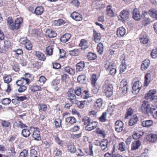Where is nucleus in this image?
I'll list each match as a JSON object with an SVG mask.
<instances>
[{
    "label": "nucleus",
    "instance_id": "obj_63",
    "mask_svg": "<svg viewBox=\"0 0 157 157\" xmlns=\"http://www.w3.org/2000/svg\"><path fill=\"white\" fill-rule=\"evenodd\" d=\"M39 82L41 84H43L46 81V79L43 76H41L39 78Z\"/></svg>",
    "mask_w": 157,
    "mask_h": 157
},
{
    "label": "nucleus",
    "instance_id": "obj_62",
    "mask_svg": "<svg viewBox=\"0 0 157 157\" xmlns=\"http://www.w3.org/2000/svg\"><path fill=\"white\" fill-rule=\"evenodd\" d=\"M31 157H37L36 151L34 149H32L30 151Z\"/></svg>",
    "mask_w": 157,
    "mask_h": 157
},
{
    "label": "nucleus",
    "instance_id": "obj_64",
    "mask_svg": "<svg viewBox=\"0 0 157 157\" xmlns=\"http://www.w3.org/2000/svg\"><path fill=\"white\" fill-rule=\"evenodd\" d=\"M39 106L40 107V109L42 111H45L47 109V107L45 104H40L39 105Z\"/></svg>",
    "mask_w": 157,
    "mask_h": 157
},
{
    "label": "nucleus",
    "instance_id": "obj_15",
    "mask_svg": "<svg viewBox=\"0 0 157 157\" xmlns=\"http://www.w3.org/2000/svg\"><path fill=\"white\" fill-rule=\"evenodd\" d=\"M143 135L144 132L142 131L138 130L134 132L132 135V137L134 139H138L140 138Z\"/></svg>",
    "mask_w": 157,
    "mask_h": 157
},
{
    "label": "nucleus",
    "instance_id": "obj_33",
    "mask_svg": "<svg viewBox=\"0 0 157 157\" xmlns=\"http://www.w3.org/2000/svg\"><path fill=\"white\" fill-rule=\"evenodd\" d=\"M108 141L106 140H103L100 143V146L103 150L105 149L107 147Z\"/></svg>",
    "mask_w": 157,
    "mask_h": 157
},
{
    "label": "nucleus",
    "instance_id": "obj_60",
    "mask_svg": "<svg viewBox=\"0 0 157 157\" xmlns=\"http://www.w3.org/2000/svg\"><path fill=\"white\" fill-rule=\"evenodd\" d=\"M28 154V151L26 149L23 150L20 153L19 157H26Z\"/></svg>",
    "mask_w": 157,
    "mask_h": 157
},
{
    "label": "nucleus",
    "instance_id": "obj_27",
    "mask_svg": "<svg viewBox=\"0 0 157 157\" xmlns=\"http://www.w3.org/2000/svg\"><path fill=\"white\" fill-rule=\"evenodd\" d=\"M133 17L136 21H138L140 20L141 16L139 10H134Z\"/></svg>",
    "mask_w": 157,
    "mask_h": 157
},
{
    "label": "nucleus",
    "instance_id": "obj_29",
    "mask_svg": "<svg viewBox=\"0 0 157 157\" xmlns=\"http://www.w3.org/2000/svg\"><path fill=\"white\" fill-rule=\"evenodd\" d=\"M65 121L68 123L73 124L77 122L76 119L73 117H69L65 119Z\"/></svg>",
    "mask_w": 157,
    "mask_h": 157
},
{
    "label": "nucleus",
    "instance_id": "obj_18",
    "mask_svg": "<svg viewBox=\"0 0 157 157\" xmlns=\"http://www.w3.org/2000/svg\"><path fill=\"white\" fill-rule=\"evenodd\" d=\"M120 18L119 19L122 21H124L128 17V12L127 10H122L120 15Z\"/></svg>",
    "mask_w": 157,
    "mask_h": 157
},
{
    "label": "nucleus",
    "instance_id": "obj_41",
    "mask_svg": "<svg viewBox=\"0 0 157 157\" xmlns=\"http://www.w3.org/2000/svg\"><path fill=\"white\" fill-rule=\"evenodd\" d=\"M79 45L82 48L84 49L86 48L87 46V41L85 39H82L81 41V43L79 44Z\"/></svg>",
    "mask_w": 157,
    "mask_h": 157
},
{
    "label": "nucleus",
    "instance_id": "obj_5",
    "mask_svg": "<svg viewBox=\"0 0 157 157\" xmlns=\"http://www.w3.org/2000/svg\"><path fill=\"white\" fill-rule=\"evenodd\" d=\"M142 87V83L139 81L135 82L132 85V93L133 94H138L140 92Z\"/></svg>",
    "mask_w": 157,
    "mask_h": 157
},
{
    "label": "nucleus",
    "instance_id": "obj_46",
    "mask_svg": "<svg viewBox=\"0 0 157 157\" xmlns=\"http://www.w3.org/2000/svg\"><path fill=\"white\" fill-rule=\"evenodd\" d=\"M80 127L78 125L73 126L70 129L69 131L72 132H76L79 130Z\"/></svg>",
    "mask_w": 157,
    "mask_h": 157
},
{
    "label": "nucleus",
    "instance_id": "obj_21",
    "mask_svg": "<svg viewBox=\"0 0 157 157\" xmlns=\"http://www.w3.org/2000/svg\"><path fill=\"white\" fill-rule=\"evenodd\" d=\"M121 56L122 58V59H124V63H122L120 66V73H123L127 69V66L124 61V55H123Z\"/></svg>",
    "mask_w": 157,
    "mask_h": 157
},
{
    "label": "nucleus",
    "instance_id": "obj_2",
    "mask_svg": "<svg viewBox=\"0 0 157 157\" xmlns=\"http://www.w3.org/2000/svg\"><path fill=\"white\" fill-rule=\"evenodd\" d=\"M106 84L104 85L103 88L105 91V95L108 97H111L113 94V85L111 83H108L106 82Z\"/></svg>",
    "mask_w": 157,
    "mask_h": 157
},
{
    "label": "nucleus",
    "instance_id": "obj_13",
    "mask_svg": "<svg viewBox=\"0 0 157 157\" xmlns=\"http://www.w3.org/2000/svg\"><path fill=\"white\" fill-rule=\"evenodd\" d=\"M71 17L76 21H80L82 19L80 14L76 11H75L71 14Z\"/></svg>",
    "mask_w": 157,
    "mask_h": 157
},
{
    "label": "nucleus",
    "instance_id": "obj_48",
    "mask_svg": "<svg viewBox=\"0 0 157 157\" xmlns=\"http://www.w3.org/2000/svg\"><path fill=\"white\" fill-rule=\"evenodd\" d=\"M25 46L27 50H30L32 49L33 45L31 42L28 40L25 44Z\"/></svg>",
    "mask_w": 157,
    "mask_h": 157
},
{
    "label": "nucleus",
    "instance_id": "obj_43",
    "mask_svg": "<svg viewBox=\"0 0 157 157\" xmlns=\"http://www.w3.org/2000/svg\"><path fill=\"white\" fill-rule=\"evenodd\" d=\"M22 134L24 137H27L30 135V133L29 129H25L22 130Z\"/></svg>",
    "mask_w": 157,
    "mask_h": 157
},
{
    "label": "nucleus",
    "instance_id": "obj_44",
    "mask_svg": "<svg viewBox=\"0 0 157 157\" xmlns=\"http://www.w3.org/2000/svg\"><path fill=\"white\" fill-rule=\"evenodd\" d=\"M97 75L95 74H94L92 75V84L94 86H95L97 82Z\"/></svg>",
    "mask_w": 157,
    "mask_h": 157
},
{
    "label": "nucleus",
    "instance_id": "obj_39",
    "mask_svg": "<svg viewBox=\"0 0 157 157\" xmlns=\"http://www.w3.org/2000/svg\"><path fill=\"white\" fill-rule=\"evenodd\" d=\"M77 79L79 82L83 83L86 81V77L84 75H81L78 76Z\"/></svg>",
    "mask_w": 157,
    "mask_h": 157
},
{
    "label": "nucleus",
    "instance_id": "obj_1",
    "mask_svg": "<svg viewBox=\"0 0 157 157\" xmlns=\"http://www.w3.org/2000/svg\"><path fill=\"white\" fill-rule=\"evenodd\" d=\"M90 119L88 117H85L82 119V121L86 125L85 129L86 130L90 131L94 129L97 126L98 124L96 121L90 122Z\"/></svg>",
    "mask_w": 157,
    "mask_h": 157
},
{
    "label": "nucleus",
    "instance_id": "obj_50",
    "mask_svg": "<svg viewBox=\"0 0 157 157\" xmlns=\"http://www.w3.org/2000/svg\"><path fill=\"white\" fill-rule=\"evenodd\" d=\"M25 79L24 78H22L21 80H18L16 82V83L18 86H20L24 85L25 84Z\"/></svg>",
    "mask_w": 157,
    "mask_h": 157
},
{
    "label": "nucleus",
    "instance_id": "obj_54",
    "mask_svg": "<svg viewBox=\"0 0 157 157\" xmlns=\"http://www.w3.org/2000/svg\"><path fill=\"white\" fill-rule=\"evenodd\" d=\"M102 104L103 101L102 99L101 98H99L97 100L96 106L99 108H100L102 106Z\"/></svg>",
    "mask_w": 157,
    "mask_h": 157
},
{
    "label": "nucleus",
    "instance_id": "obj_32",
    "mask_svg": "<svg viewBox=\"0 0 157 157\" xmlns=\"http://www.w3.org/2000/svg\"><path fill=\"white\" fill-rule=\"evenodd\" d=\"M151 75L149 73H147L145 75V80L144 85L145 86H147L149 84L151 79Z\"/></svg>",
    "mask_w": 157,
    "mask_h": 157
},
{
    "label": "nucleus",
    "instance_id": "obj_19",
    "mask_svg": "<svg viewBox=\"0 0 157 157\" xmlns=\"http://www.w3.org/2000/svg\"><path fill=\"white\" fill-rule=\"evenodd\" d=\"M141 145L140 141H136L132 143L131 145V148L132 150H136L140 147Z\"/></svg>",
    "mask_w": 157,
    "mask_h": 157
},
{
    "label": "nucleus",
    "instance_id": "obj_12",
    "mask_svg": "<svg viewBox=\"0 0 157 157\" xmlns=\"http://www.w3.org/2000/svg\"><path fill=\"white\" fill-rule=\"evenodd\" d=\"M85 64L84 61H80L76 65V69L77 71H82L85 68Z\"/></svg>",
    "mask_w": 157,
    "mask_h": 157
},
{
    "label": "nucleus",
    "instance_id": "obj_16",
    "mask_svg": "<svg viewBox=\"0 0 157 157\" xmlns=\"http://www.w3.org/2000/svg\"><path fill=\"white\" fill-rule=\"evenodd\" d=\"M128 118L129 119V124L132 126L137 121L138 118L136 115H133Z\"/></svg>",
    "mask_w": 157,
    "mask_h": 157
},
{
    "label": "nucleus",
    "instance_id": "obj_26",
    "mask_svg": "<svg viewBox=\"0 0 157 157\" xmlns=\"http://www.w3.org/2000/svg\"><path fill=\"white\" fill-rule=\"evenodd\" d=\"M35 55L38 59L40 60L44 61L45 59L44 55L39 51H36L35 52Z\"/></svg>",
    "mask_w": 157,
    "mask_h": 157
},
{
    "label": "nucleus",
    "instance_id": "obj_52",
    "mask_svg": "<svg viewBox=\"0 0 157 157\" xmlns=\"http://www.w3.org/2000/svg\"><path fill=\"white\" fill-rule=\"evenodd\" d=\"M16 152L15 151V148L13 147H11L10 149V151L9 152V155L10 157H13L15 154Z\"/></svg>",
    "mask_w": 157,
    "mask_h": 157
},
{
    "label": "nucleus",
    "instance_id": "obj_30",
    "mask_svg": "<svg viewBox=\"0 0 157 157\" xmlns=\"http://www.w3.org/2000/svg\"><path fill=\"white\" fill-rule=\"evenodd\" d=\"M156 92V90L155 89L150 90L145 95V98L147 99L151 98Z\"/></svg>",
    "mask_w": 157,
    "mask_h": 157
},
{
    "label": "nucleus",
    "instance_id": "obj_6",
    "mask_svg": "<svg viewBox=\"0 0 157 157\" xmlns=\"http://www.w3.org/2000/svg\"><path fill=\"white\" fill-rule=\"evenodd\" d=\"M67 95L70 101L73 102L76 99L74 94V90L72 88L69 89L67 92Z\"/></svg>",
    "mask_w": 157,
    "mask_h": 157
},
{
    "label": "nucleus",
    "instance_id": "obj_42",
    "mask_svg": "<svg viewBox=\"0 0 157 157\" xmlns=\"http://www.w3.org/2000/svg\"><path fill=\"white\" fill-rule=\"evenodd\" d=\"M67 150L71 153H74L76 151L75 146L73 144H70L67 147Z\"/></svg>",
    "mask_w": 157,
    "mask_h": 157
},
{
    "label": "nucleus",
    "instance_id": "obj_9",
    "mask_svg": "<svg viewBox=\"0 0 157 157\" xmlns=\"http://www.w3.org/2000/svg\"><path fill=\"white\" fill-rule=\"evenodd\" d=\"M146 139L147 140L150 142H154L157 139V132L147 135Z\"/></svg>",
    "mask_w": 157,
    "mask_h": 157
},
{
    "label": "nucleus",
    "instance_id": "obj_17",
    "mask_svg": "<svg viewBox=\"0 0 157 157\" xmlns=\"http://www.w3.org/2000/svg\"><path fill=\"white\" fill-rule=\"evenodd\" d=\"M33 137L35 140H40V133L36 128H34L33 133Z\"/></svg>",
    "mask_w": 157,
    "mask_h": 157
},
{
    "label": "nucleus",
    "instance_id": "obj_49",
    "mask_svg": "<svg viewBox=\"0 0 157 157\" xmlns=\"http://www.w3.org/2000/svg\"><path fill=\"white\" fill-rule=\"evenodd\" d=\"M118 149L121 151H125V146L124 143L123 142L120 143L119 145Z\"/></svg>",
    "mask_w": 157,
    "mask_h": 157
},
{
    "label": "nucleus",
    "instance_id": "obj_23",
    "mask_svg": "<svg viewBox=\"0 0 157 157\" xmlns=\"http://www.w3.org/2000/svg\"><path fill=\"white\" fill-rule=\"evenodd\" d=\"M142 124L144 127L148 128L152 126L153 124V123L151 120H147L143 121Z\"/></svg>",
    "mask_w": 157,
    "mask_h": 157
},
{
    "label": "nucleus",
    "instance_id": "obj_22",
    "mask_svg": "<svg viewBox=\"0 0 157 157\" xmlns=\"http://www.w3.org/2000/svg\"><path fill=\"white\" fill-rule=\"evenodd\" d=\"M150 64V61L148 59H145L141 65V68L143 71L146 70Z\"/></svg>",
    "mask_w": 157,
    "mask_h": 157
},
{
    "label": "nucleus",
    "instance_id": "obj_34",
    "mask_svg": "<svg viewBox=\"0 0 157 157\" xmlns=\"http://www.w3.org/2000/svg\"><path fill=\"white\" fill-rule=\"evenodd\" d=\"M97 49L98 53L101 55L103 53L104 51V48L103 44L100 43L98 44Z\"/></svg>",
    "mask_w": 157,
    "mask_h": 157
},
{
    "label": "nucleus",
    "instance_id": "obj_51",
    "mask_svg": "<svg viewBox=\"0 0 157 157\" xmlns=\"http://www.w3.org/2000/svg\"><path fill=\"white\" fill-rule=\"evenodd\" d=\"M3 79L4 82L7 83H9L11 80V77L8 75H5L3 77Z\"/></svg>",
    "mask_w": 157,
    "mask_h": 157
},
{
    "label": "nucleus",
    "instance_id": "obj_38",
    "mask_svg": "<svg viewBox=\"0 0 157 157\" xmlns=\"http://www.w3.org/2000/svg\"><path fill=\"white\" fill-rule=\"evenodd\" d=\"M153 117L155 118H157V109L152 108L151 109L150 113Z\"/></svg>",
    "mask_w": 157,
    "mask_h": 157
},
{
    "label": "nucleus",
    "instance_id": "obj_28",
    "mask_svg": "<svg viewBox=\"0 0 157 157\" xmlns=\"http://www.w3.org/2000/svg\"><path fill=\"white\" fill-rule=\"evenodd\" d=\"M7 23L9 28L12 29L14 30V25L13 19L12 17H9L7 19Z\"/></svg>",
    "mask_w": 157,
    "mask_h": 157
},
{
    "label": "nucleus",
    "instance_id": "obj_55",
    "mask_svg": "<svg viewBox=\"0 0 157 157\" xmlns=\"http://www.w3.org/2000/svg\"><path fill=\"white\" fill-rule=\"evenodd\" d=\"M141 42L143 44H147L148 41V39L146 35L143 36L140 38Z\"/></svg>",
    "mask_w": 157,
    "mask_h": 157
},
{
    "label": "nucleus",
    "instance_id": "obj_40",
    "mask_svg": "<svg viewBox=\"0 0 157 157\" xmlns=\"http://www.w3.org/2000/svg\"><path fill=\"white\" fill-rule=\"evenodd\" d=\"M30 89L32 92H34L37 91H40L41 89V88L40 86L34 85L32 86Z\"/></svg>",
    "mask_w": 157,
    "mask_h": 157
},
{
    "label": "nucleus",
    "instance_id": "obj_11",
    "mask_svg": "<svg viewBox=\"0 0 157 157\" xmlns=\"http://www.w3.org/2000/svg\"><path fill=\"white\" fill-rule=\"evenodd\" d=\"M56 33L51 29H48L45 32V35L49 38H53L56 36Z\"/></svg>",
    "mask_w": 157,
    "mask_h": 157
},
{
    "label": "nucleus",
    "instance_id": "obj_35",
    "mask_svg": "<svg viewBox=\"0 0 157 157\" xmlns=\"http://www.w3.org/2000/svg\"><path fill=\"white\" fill-rule=\"evenodd\" d=\"M94 41L96 43L99 42L101 39V36L100 33H98L94 31Z\"/></svg>",
    "mask_w": 157,
    "mask_h": 157
},
{
    "label": "nucleus",
    "instance_id": "obj_58",
    "mask_svg": "<svg viewBox=\"0 0 157 157\" xmlns=\"http://www.w3.org/2000/svg\"><path fill=\"white\" fill-rule=\"evenodd\" d=\"M107 113L106 112L104 113L99 118L100 121L102 122H104L106 121V116Z\"/></svg>",
    "mask_w": 157,
    "mask_h": 157
},
{
    "label": "nucleus",
    "instance_id": "obj_53",
    "mask_svg": "<svg viewBox=\"0 0 157 157\" xmlns=\"http://www.w3.org/2000/svg\"><path fill=\"white\" fill-rule=\"evenodd\" d=\"M65 71L69 74L72 75L74 73V71L73 69L69 67H66L64 68Z\"/></svg>",
    "mask_w": 157,
    "mask_h": 157
},
{
    "label": "nucleus",
    "instance_id": "obj_24",
    "mask_svg": "<svg viewBox=\"0 0 157 157\" xmlns=\"http://www.w3.org/2000/svg\"><path fill=\"white\" fill-rule=\"evenodd\" d=\"M65 22L62 19H59L56 20H54L52 22V25L53 26H60L64 24Z\"/></svg>",
    "mask_w": 157,
    "mask_h": 157
},
{
    "label": "nucleus",
    "instance_id": "obj_61",
    "mask_svg": "<svg viewBox=\"0 0 157 157\" xmlns=\"http://www.w3.org/2000/svg\"><path fill=\"white\" fill-rule=\"evenodd\" d=\"M55 125L57 128H59L61 126V121L59 119H57L55 121Z\"/></svg>",
    "mask_w": 157,
    "mask_h": 157
},
{
    "label": "nucleus",
    "instance_id": "obj_10",
    "mask_svg": "<svg viewBox=\"0 0 157 157\" xmlns=\"http://www.w3.org/2000/svg\"><path fill=\"white\" fill-rule=\"evenodd\" d=\"M72 103L77 105V106L80 108H83L85 104V101H81L79 98H77Z\"/></svg>",
    "mask_w": 157,
    "mask_h": 157
},
{
    "label": "nucleus",
    "instance_id": "obj_45",
    "mask_svg": "<svg viewBox=\"0 0 157 157\" xmlns=\"http://www.w3.org/2000/svg\"><path fill=\"white\" fill-rule=\"evenodd\" d=\"M133 110L131 108H129L127 112V114L125 115V117L126 118H128L130 117L133 115Z\"/></svg>",
    "mask_w": 157,
    "mask_h": 157
},
{
    "label": "nucleus",
    "instance_id": "obj_3",
    "mask_svg": "<svg viewBox=\"0 0 157 157\" xmlns=\"http://www.w3.org/2000/svg\"><path fill=\"white\" fill-rule=\"evenodd\" d=\"M152 108L151 107L150 103L147 101H144L140 107L142 112L146 114H149Z\"/></svg>",
    "mask_w": 157,
    "mask_h": 157
},
{
    "label": "nucleus",
    "instance_id": "obj_56",
    "mask_svg": "<svg viewBox=\"0 0 157 157\" xmlns=\"http://www.w3.org/2000/svg\"><path fill=\"white\" fill-rule=\"evenodd\" d=\"M74 91L75 94L78 96H80L82 94L81 89L80 87H76Z\"/></svg>",
    "mask_w": 157,
    "mask_h": 157
},
{
    "label": "nucleus",
    "instance_id": "obj_20",
    "mask_svg": "<svg viewBox=\"0 0 157 157\" xmlns=\"http://www.w3.org/2000/svg\"><path fill=\"white\" fill-rule=\"evenodd\" d=\"M125 29L124 27L119 28L117 30V35L119 37H122L125 35Z\"/></svg>",
    "mask_w": 157,
    "mask_h": 157
},
{
    "label": "nucleus",
    "instance_id": "obj_47",
    "mask_svg": "<svg viewBox=\"0 0 157 157\" xmlns=\"http://www.w3.org/2000/svg\"><path fill=\"white\" fill-rule=\"evenodd\" d=\"M70 54L72 56H78L79 54V52L78 49H74L71 50L69 52Z\"/></svg>",
    "mask_w": 157,
    "mask_h": 157
},
{
    "label": "nucleus",
    "instance_id": "obj_36",
    "mask_svg": "<svg viewBox=\"0 0 157 157\" xmlns=\"http://www.w3.org/2000/svg\"><path fill=\"white\" fill-rule=\"evenodd\" d=\"M97 57V55L94 53L90 52L87 55V59L91 60L95 59Z\"/></svg>",
    "mask_w": 157,
    "mask_h": 157
},
{
    "label": "nucleus",
    "instance_id": "obj_31",
    "mask_svg": "<svg viewBox=\"0 0 157 157\" xmlns=\"http://www.w3.org/2000/svg\"><path fill=\"white\" fill-rule=\"evenodd\" d=\"M71 37L69 34L67 33L64 35L60 38V41L63 43H65Z\"/></svg>",
    "mask_w": 157,
    "mask_h": 157
},
{
    "label": "nucleus",
    "instance_id": "obj_8",
    "mask_svg": "<svg viewBox=\"0 0 157 157\" xmlns=\"http://www.w3.org/2000/svg\"><path fill=\"white\" fill-rule=\"evenodd\" d=\"M23 19L21 17L16 18L14 25V29H17L20 28L23 23Z\"/></svg>",
    "mask_w": 157,
    "mask_h": 157
},
{
    "label": "nucleus",
    "instance_id": "obj_14",
    "mask_svg": "<svg viewBox=\"0 0 157 157\" xmlns=\"http://www.w3.org/2000/svg\"><path fill=\"white\" fill-rule=\"evenodd\" d=\"M113 65L109 62L106 63L105 65L106 68L107 69H110V74L113 75L116 73V70L113 68Z\"/></svg>",
    "mask_w": 157,
    "mask_h": 157
},
{
    "label": "nucleus",
    "instance_id": "obj_57",
    "mask_svg": "<svg viewBox=\"0 0 157 157\" xmlns=\"http://www.w3.org/2000/svg\"><path fill=\"white\" fill-rule=\"evenodd\" d=\"M11 102V100L9 98H5L3 99L2 103L4 105H6L9 104Z\"/></svg>",
    "mask_w": 157,
    "mask_h": 157
},
{
    "label": "nucleus",
    "instance_id": "obj_4",
    "mask_svg": "<svg viewBox=\"0 0 157 157\" xmlns=\"http://www.w3.org/2000/svg\"><path fill=\"white\" fill-rule=\"evenodd\" d=\"M128 86L127 80L125 79H123L121 81L120 85V90L123 94H125L127 93Z\"/></svg>",
    "mask_w": 157,
    "mask_h": 157
},
{
    "label": "nucleus",
    "instance_id": "obj_25",
    "mask_svg": "<svg viewBox=\"0 0 157 157\" xmlns=\"http://www.w3.org/2000/svg\"><path fill=\"white\" fill-rule=\"evenodd\" d=\"M103 0H101V1L96 0L93 3V4H98V6L97 7V8H96L97 9H103L105 7V3L103 2H102L101 1H103Z\"/></svg>",
    "mask_w": 157,
    "mask_h": 157
},
{
    "label": "nucleus",
    "instance_id": "obj_37",
    "mask_svg": "<svg viewBox=\"0 0 157 157\" xmlns=\"http://www.w3.org/2000/svg\"><path fill=\"white\" fill-rule=\"evenodd\" d=\"M53 52V48L52 46H48L46 47V54L49 56L52 55Z\"/></svg>",
    "mask_w": 157,
    "mask_h": 157
},
{
    "label": "nucleus",
    "instance_id": "obj_7",
    "mask_svg": "<svg viewBox=\"0 0 157 157\" xmlns=\"http://www.w3.org/2000/svg\"><path fill=\"white\" fill-rule=\"evenodd\" d=\"M124 124L120 121H117L115 124V130L118 132H121L123 130Z\"/></svg>",
    "mask_w": 157,
    "mask_h": 157
},
{
    "label": "nucleus",
    "instance_id": "obj_59",
    "mask_svg": "<svg viewBox=\"0 0 157 157\" xmlns=\"http://www.w3.org/2000/svg\"><path fill=\"white\" fill-rule=\"evenodd\" d=\"M151 56L153 58H156L157 57V49L152 50L151 54Z\"/></svg>",
    "mask_w": 157,
    "mask_h": 157
}]
</instances>
